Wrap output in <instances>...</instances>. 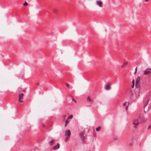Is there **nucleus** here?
Segmentation results:
<instances>
[{
	"label": "nucleus",
	"instance_id": "c756f323",
	"mask_svg": "<svg viewBox=\"0 0 151 151\" xmlns=\"http://www.w3.org/2000/svg\"><path fill=\"white\" fill-rule=\"evenodd\" d=\"M37 84L38 85H39V83H37Z\"/></svg>",
	"mask_w": 151,
	"mask_h": 151
},
{
	"label": "nucleus",
	"instance_id": "473e14b6",
	"mask_svg": "<svg viewBox=\"0 0 151 151\" xmlns=\"http://www.w3.org/2000/svg\"><path fill=\"white\" fill-rule=\"evenodd\" d=\"M91 106V105H90L89 106Z\"/></svg>",
	"mask_w": 151,
	"mask_h": 151
},
{
	"label": "nucleus",
	"instance_id": "4468645a",
	"mask_svg": "<svg viewBox=\"0 0 151 151\" xmlns=\"http://www.w3.org/2000/svg\"><path fill=\"white\" fill-rule=\"evenodd\" d=\"M54 140L53 139L50 141V145H52V144H53L54 143Z\"/></svg>",
	"mask_w": 151,
	"mask_h": 151
},
{
	"label": "nucleus",
	"instance_id": "b1692460",
	"mask_svg": "<svg viewBox=\"0 0 151 151\" xmlns=\"http://www.w3.org/2000/svg\"><path fill=\"white\" fill-rule=\"evenodd\" d=\"M65 122L66 124H67L68 122V121L67 120H66L65 121Z\"/></svg>",
	"mask_w": 151,
	"mask_h": 151
},
{
	"label": "nucleus",
	"instance_id": "f03ea898",
	"mask_svg": "<svg viewBox=\"0 0 151 151\" xmlns=\"http://www.w3.org/2000/svg\"><path fill=\"white\" fill-rule=\"evenodd\" d=\"M144 75L151 76V68H147L143 71Z\"/></svg>",
	"mask_w": 151,
	"mask_h": 151
},
{
	"label": "nucleus",
	"instance_id": "0eeeda50",
	"mask_svg": "<svg viewBox=\"0 0 151 151\" xmlns=\"http://www.w3.org/2000/svg\"><path fill=\"white\" fill-rule=\"evenodd\" d=\"M70 130H67L65 131V135L68 136L69 138L70 137Z\"/></svg>",
	"mask_w": 151,
	"mask_h": 151
},
{
	"label": "nucleus",
	"instance_id": "7ed1b4c3",
	"mask_svg": "<svg viewBox=\"0 0 151 151\" xmlns=\"http://www.w3.org/2000/svg\"><path fill=\"white\" fill-rule=\"evenodd\" d=\"M136 88L135 89V96L136 97H139L140 95V88L139 86H137V85L136 86Z\"/></svg>",
	"mask_w": 151,
	"mask_h": 151
},
{
	"label": "nucleus",
	"instance_id": "1a4fd4ad",
	"mask_svg": "<svg viewBox=\"0 0 151 151\" xmlns=\"http://www.w3.org/2000/svg\"><path fill=\"white\" fill-rule=\"evenodd\" d=\"M111 84L109 83L108 84V85L107 86H106L105 87V88L106 90H110L111 89Z\"/></svg>",
	"mask_w": 151,
	"mask_h": 151
},
{
	"label": "nucleus",
	"instance_id": "412c9836",
	"mask_svg": "<svg viewBox=\"0 0 151 151\" xmlns=\"http://www.w3.org/2000/svg\"><path fill=\"white\" fill-rule=\"evenodd\" d=\"M66 86H67L68 87H69V85L68 84V83H66Z\"/></svg>",
	"mask_w": 151,
	"mask_h": 151
},
{
	"label": "nucleus",
	"instance_id": "aec40b11",
	"mask_svg": "<svg viewBox=\"0 0 151 151\" xmlns=\"http://www.w3.org/2000/svg\"><path fill=\"white\" fill-rule=\"evenodd\" d=\"M128 106H126L125 107V109L127 110L128 109Z\"/></svg>",
	"mask_w": 151,
	"mask_h": 151
},
{
	"label": "nucleus",
	"instance_id": "2f4dec72",
	"mask_svg": "<svg viewBox=\"0 0 151 151\" xmlns=\"http://www.w3.org/2000/svg\"><path fill=\"white\" fill-rule=\"evenodd\" d=\"M23 92H26V91H23Z\"/></svg>",
	"mask_w": 151,
	"mask_h": 151
},
{
	"label": "nucleus",
	"instance_id": "f257e3e1",
	"mask_svg": "<svg viewBox=\"0 0 151 151\" xmlns=\"http://www.w3.org/2000/svg\"><path fill=\"white\" fill-rule=\"evenodd\" d=\"M144 111H145V109L147 108V105H148L147 107L148 109L150 108L151 107V96H148L145 97L144 100Z\"/></svg>",
	"mask_w": 151,
	"mask_h": 151
},
{
	"label": "nucleus",
	"instance_id": "4be33fe9",
	"mask_svg": "<svg viewBox=\"0 0 151 151\" xmlns=\"http://www.w3.org/2000/svg\"><path fill=\"white\" fill-rule=\"evenodd\" d=\"M53 11H54V12H56V9H54L53 10Z\"/></svg>",
	"mask_w": 151,
	"mask_h": 151
},
{
	"label": "nucleus",
	"instance_id": "9d476101",
	"mask_svg": "<svg viewBox=\"0 0 151 151\" xmlns=\"http://www.w3.org/2000/svg\"><path fill=\"white\" fill-rule=\"evenodd\" d=\"M140 80V77H139V76L137 78V80H136V86L137 85V86H138V83H139Z\"/></svg>",
	"mask_w": 151,
	"mask_h": 151
},
{
	"label": "nucleus",
	"instance_id": "7c9ffc66",
	"mask_svg": "<svg viewBox=\"0 0 151 151\" xmlns=\"http://www.w3.org/2000/svg\"><path fill=\"white\" fill-rule=\"evenodd\" d=\"M148 1V0H145V1L146 2Z\"/></svg>",
	"mask_w": 151,
	"mask_h": 151
},
{
	"label": "nucleus",
	"instance_id": "dca6fc26",
	"mask_svg": "<svg viewBox=\"0 0 151 151\" xmlns=\"http://www.w3.org/2000/svg\"><path fill=\"white\" fill-rule=\"evenodd\" d=\"M127 104V102H124V103L123 104V106H125L126 105V104Z\"/></svg>",
	"mask_w": 151,
	"mask_h": 151
},
{
	"label": "nucleus",
	"instance_id": "6e6552de",
	"mask_svg": "<svg viewBox=\"0 0 151 151\" xmlns=\"http://www.w3.org/2000/svg\"><path fill=\"white\" fill-rule=\"evenodd\" d=\"M60 147V144L58 143L57 145L52 147V150H55L58 149Z\"/></svg>",
	"mask_w": 151,
	"mask_h": 151
},
{
	"label": "nucleus",
	"instance_id": "f8f14e48",
	"mask_svg": "<svg viewBox=\"0 0 151 151\" xmlns=\"http://www.w3.org/2000/svg\"><path fill=\"white\" fill-rule=\"evenodd\" d=\"M24 94L22 93H20L19 94V99L22 98V96Z\"/></svg>",
	"mask_w": 151,
	"mask_h": 151
},
{
	"label": "nucleus",
	"instance_id": "a211bd4d",
	"mask_svg": "<svg viewBox=\"0 0 151 151\" xmlns=\"http://www.w3.org/2000/svg\"><path fill=\"white\" fill-rule=\"evenodd\" d=\"M23 4L24 5H27L28 4V3L25 2Z\"/></svg>",
	"mask_w": 151,
	"mask_h": 151
},
{
	"label": "nucleus",
	"instance_id": "9b49d317",
	"mask_svg": "<svg viewBox=\"0 0 151 151\" xmlns=\"http://www.w3.org/2000/svg\"><path fill=\"white\" fill-rule=\"evenodd\" d=\"M87 100L88 101H89L90 103L92 104V100L91 99H90L89 97H88L87 99Z\"/></svg>",
	"mask_w": 151,
	"mask_h": 151
},
{
	"label": "nucleus",
	"instance_id": "72a5a7b5",
	"mask_svg": "<svg viewBox=\"0 0 151 151\" xmlns=\"http://www.w3.org/2000/svg\"><path fill=\"white\" fill-rule=\"evenodd\" d=\"M129 104V103H128V105Z\"/></svg>",
	"mask_w": 151,
	"mask_h": 151
},
{
	"label": "nucleus",
	"instance_id": "393cba45",
	"mask_svg": "<svg viewBox=\"0 0 151 151\" xmlns=\"http://www.w3.org/2000/svg\"><path fill=\"white\" fill-rule=\"evenodd\" d=\"M137 67H136V68H135V71H137Z\"/></svg>",
	"mask_w": 151,
	"mask_h": 151
},
{
	"label": "nucleus",
	"instance_id": "c85d7f7f",
	"mask_svg": "<svg viewBox=\"0 0 151 151\" xmlns=\"http://www.w3.org/2000/svg\"><path fill=\"white\" fill-rule=\"evenodd\" d=\"M67 125V124L66 123V124L65 125V127H66Z\"/></svg>",
	"mask_w": 151,
	"mask_h": 151
},
{
	"label": "nucleus",
	"instance_id": "423d86ee",
	"mask_svg": "<svg viewBox=\"0 0 151 151\" xmlns=\"http://www.w3.org/2000/svg\"><path fill=\"white\" fill-rule=\"evenodd\" d=\"M96 4L100 7H103L102 2L101 1H96Z\"/></svg>",
	"mask_w": 151,
	"mask_h": 151
},
{
	"label": "nucleus",
	"instance_id": "a878e982",
	"mask_svg": "<svg viewBox=\"0 0 151 151\" xmlns=\"http://www.w3.org/2000/svg\"><path fill=\"white\" fill-rule=\"evenodd\" d=\"M134 85H133L132 84V88H134Z\"/></svg>",
	"mask_w": 151,
	"mask_h": 151
},
{
	"label": "nucleus",
	"instance_id": "20e7f679",
	"mask_svg": "<svg viewBox=\"0 0 151 151\" xmlns=\"http://www.w3.org/2000/svg\"><path fill=\"white\" fill-rule=\"evenodd\" d=\"M133 124L134 125V127L137 128L139 124V119H136L134 120L133 121Z\"/></svg>",
	"mask_w": 151,
	"mask_h": 151
},
{
	"label": "nucleus",
	"instance_id": "bb28decb",
	"mask_svg": "<svg viewBox=\"0 0 151 151\" xmlns=\"http://www.w3.org/2000/svg\"><path fill=\"white\" fill-rule=\"evenodd\" d=\"M72 100L74 101L75 102H76V101L74 99H73Z\"/></svg>",
	"mask_w": 151,
	"mask_h": 151
},
{
	"label": "nucleus",
	"instance_id": "5701e85b",
	"mask_svg": "<svg viewBox=\"0 0 151 151\" xmlns=\"http://www.w3.org/2000/svg\"><path fill=\"white\" fill-rule=\"evenodd\" d=\"M151 128V125H150V126L149 127H148V129H150Z\"/></svg>",
	"mask_w": 151,
	"mask_h": 151
},
{
	"label": "nucleus",
	"instance_id": "ddd939ff",
	"mask_svg": "<svg viewBox=\"0 0 151 151\" xmlns=\"http://www.w3.org/2000/svg\"><path fill=\"white\" fill-rule=\"evenodd\" d=\"M100 129L101 127L100 126H99L96 128V131L98 132L100 130Z\"/></svg>",
	"mask_w": 151,
	"mask_h": 151
},
{
	"label": "nucleus",
	"instance_id": "6ab92c4d",
	"mask_svg": "<svg viewBox=\"0 0 151 151\" xmlns=\"http://www.w3.org/2000/svg\"><path fill=\"white\" fill-rule=\"evenodd\" d=\"M132 84L133 85H134V79H133L132 81Z\"/></svg>",
	"mask_w": 151,
	"mask_h": 151
},
{
	"label": "nucleus",
	"instance_id": "cd10ccee",
	"mask_svg": "<svg viewBox=\"0 0 151 151\" xmlns=\"http://www.w3.org/2000/svg\"><path fill=\"white\" fill-rule=\"evenodd\" d=\"M136 72H137V71H135V72H134V74H136Z\"/></svg>",
	"mask_w": 151,
	"mask_h": 151
},
{
	"label": "nucleus",
	"instance_id": "f3484780",
	"mask_svg": "<svg viewBox=\"0 0 151 151\" xmlns=\"http://www.w3.org/2000/svg\"><path fill=\"white\" fill-rule=\"evenodd\" d=\"M19 102H23V101L22 100H21L20 99H19Z\"/></svg>",
	"mask_w": 151,
	"mask_h": 151
},
{
	"label": "nucleus",
	"instance_id": "2eb2a0df",
	"mask_svg": "<svg viewBox=\"0 0 151 151\" xmlns=\"http://www.w3.org/2000/svg\"><path fill=\"white\" fill-rule=\"evenodd\" d=\"M73 116L72 115H70V116L68 117L67 119H71L72 118Z\"/></svg>",
	"mask_w": 151,
	"mask_h": 151
},
{
	"label": "nucleus",
	"instance_id": "39448f33",
	"mask_svg": "<svg viewBox=\"0 0 151 151\" xmlns=\"http://www.w3.org/2000/svg\"><path fill=\"white\" fill-rule=\"evenodd\" d=\"M79 134L80 137L82 139H84L85 138V135L83 131L80 132Z\"/></svg>",
	"mask_w": 151,
	"mask_h": 151
}]
</instances>
